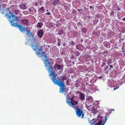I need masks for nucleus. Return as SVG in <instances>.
Listing matches in <instances>:
<instances>
[{"label": "nucleus", "instance_id": "obj_7", "mask_svg": "<svg viewBox=\"0 0 125 125\" xmlns=\"http://www.w3.org/2000/svg\"><path fill=\"white\" fill-rule=\"evenodd\" d=\"M44 34V32L42 29H41L38 32V35L39 37L41 38L42 37L43 34Z\"/></svg>", "mask_w": 125, "mask_h": 125}, {"label": "nucleus", "instance_id": "obj_29", "mask_svg": "<svg viewBox=\"0 0 125 125\" xmlns=\"http://www.w3.org/2000/svg\"><path fill=\"white\" fill-rule=\"evenodd\" d=\"M105 46H106L107 47H108V44L105 43L104 45Z\"/></svg>", "mask_w": 125, "mask_h": 125}, {"label": "nucleus", "instance_id": "obj_2", "mask_svg": "<svg viewBox=\"0 0 125 125\" xmlns=\"http://www.w3.org/2000/svg\"><path fill=\"white\" fill-rule=\"evenodd\" d=\"M74 98V96H73L72 97H69V94H67L66 95V102L68 104L69 106L72 107L75 109V113L77 116L79 117H81V118L82 119L84 116V114L83 113V111L81 108H78V106L75 105L78 104V102L77 101L74 100L73 99Z\"/></svg>", "mask_w": 125, "mask_h": 125}, {"label": "nucleus", "instance_id": "obj_17", "mask_svg": "<svg viewBox=\"0 0 125 125\" xmlns=\"http://www.w3.org/2000/svg\"><path fill=\"white\" fill-rule=\"evenodd\" d=\"M15 13L16 15H18L19 12V10H14Z\"/></svg>", "mask_w": 125, "mask_h": 125}, {"label": "nucleus", "instance_id": "obj_34", "mask_svg": "<svg viewBox=\"0 0 125 125\" xmlns=\"http://www.w3.org/2000/svg\"><path fill=\"white\" fill-rule=\"evenodd\" d=\"M114 13H113L112 12V13H110V15H114Z\"/></svg>", "mask_w": 125, "mask_h": 125}, {"label": "nucleus", "instance_id": "obj_18", "mask_svg": "<svg viewBox=\"0 0 125 125\" xmlns=\"http://www.w3.org/2000/svg\"><path fill=\"white\" fill-rule=\"evenodd\" d=\"M32 33L31 32H30L29 31H27V36H31Z\"/></svg>", "mask_w": 125, "mask_h": 125}, {"label": "nucleus", "instance_id": "obj_44", "mask_svg": "<svg viewBox=\"0 0 125 125\" xmlns=\"http://www.w3.org/2000/svg\"><path fill=\"white\" fill-rule=\"evenodd\" d=\"M101 7H98V8L99 9H101Z\"/></svg>", "mask_w": 125, "mask_h": 125}, {"label": "nucleus", "instance_id": "obj_14", "mask_svg": "<svg viewBox=\"0 0 125 125\" xmlns=\"http://www.w3.org/2000/svg\"><path fill=\"white\" fill-rule=\"evenodd\" d=\"M64 33V31L62 29H61L59 31L58 34L59 35H61Z\"/></svg>", "mask_w": 125, "mask_h": 125}, {"label": "nucleus", "instance_id": "obj_38", "mask_svg": "<svg viewBox=\"0 0 125 125\" xmlns=\"http://www.w3.org/2000/svg\"><path fill=\"white\" fill-rule=\"evenodd\" d=\"M89 7H90V8H91V9L93 8V7H92V6H90Z\"/></svg>", "mask_w": 125, "mask_h": 125}, {"label": "nucleus", "instance_id": "obj_45", "mask_svg": "<svg viewBox=\"0 0 125 125\" xmlns=\"http://www.w3.org/2000/svg\"><path fill=\"white\" fill-rule=\"evenodd\" d=\"M88 18H90V17H91V16H88Z\"/></svg>", "mask_w": 125, "mask_h": 125}, {"label": "nucleus", "instance_id": "obj_23", "mask_svg": "<svg viewBox=\"0 0 125 125\" xmlns=\"http://www.w3.org/2000/svg\"><path fill=\"white\" fill-rule=\"evenodd\" d=\"M76 12V10H73L72 13H75Z\"/></svg>", "mask_w": 125, "mask_h": 125}, {"label": "nucleus", "instance_id": "obj_55", "mask_svg": "<svg viewBox=\"0 0 125 125\" xmlns=\"http://www.w3.org/2000/svg\"><path fill=\"white\" fill-rule=\"evenodd\" d=\"M24 11H23V13H24Z\"/></svg>", "mask_w": 125, "mask_h": 125}, {"label": "nucleus", "instance_id": "obj_42", "mask_svg": "<svg viewBox=\"0 0 125 125\" xmlns=\"http://www.w3.org/2000/svg\"><path fill=\"white\" fill-rule=\"evenodd\" d=\"M29 10L30 12H31V9H29Z\"/></svg>", "mask_w": 125, "mask_h": 125}, {"label": "nucleus", "instance_id": "obj_41", "mask_svg": "<svg viewBox=\"0 0 125 125\" xmlns=\"http://www.w3.org/2000/svg\"><path fill=\"white\" fill-rule=\"evenodd\" d=\"M80 92H76V94H80Z\"/></svg>", "mask_w": 125, "mask_h": 125}, {"label": "nucleus", "instance_id": "obj_26", "mask_svg": "<svg viewBox=\"0 0 125 125\" xmlns=\"http://www.w3.org/2000/svg\"><path fill=\"white\" fill-rule=\"evenodd\" d=\"M58 46L60 45V42H58Z\"/></svg>", "mask_w": 125, "mask_h": 125}, {"label": "nucleus", "instance_id": "obj_3", "mask_svg": "<svg viewBox=\"0 0 125 125\" xmlns=\"http://www.w3.org/2000/svg\"><path fill=\"white\" fill-rule=\"evenodd\" d=\"M10 9L9 8H7L6 10H8L9 11V14L11 15V16H9L8 15V14H7L5 16H7L8 18L10 19L12 17V19L10 20V24L13 27H18V28L19 29V30L23 32L25 31H27V28H23L21 25H20L18 24V22L19 21V20L17 17L16 15H13V13L10 11Z\"/></svg>", "mask_w": 125, "mask_h": 125}, {"label": "nucleus", "instance_id": "obj_39", "mask_svg": "<svg viewBox=\"0 0 125 125\" xmlns=\"http://www.w3.org/2000/svg\"><path fill=\"white\" fill-rule=\"evenodd\" d=\"M99 78L100 79H101L102 78V76H100L99 77Z\"/></svg>", "mask_w": 125, "mask_h": 125}, {"label": "nucleus", "instance_id": "obj_21", "mask_svg": "<svg viewBox=\"0 0 125 125\" xmlns=\"http://www.w3.org/2000/svg\"><path fill=\"white\" fill-rule=\"evenodd\" d=\"M105 65V63H102V67H103V66H104Z\"/></svg>", "mask_w": 125, "mask_h": 125}, {"label": "nucleus", "instance_id": "obj_32", "mask_svg": "<svg viewBox=\"0 0 125 125\" xmlns=\"http://www.w3.org/2000/svg\"><path fill=\"white\" fill-rule=\"evenodd\" d=\"M117 9H118V10H121L120 8L119 7H118Z\"/></svg>", "mask_w": 125, "mask_h": 125}, {"label": "nucleus", "instance_id": "obj_54", "mask_svg": "<svg viewBox=\"0 0 125 125\" xmlns=\"http://www.w3.org/2000/svg\"><path fill=\"white\" fill-rule=\"evenodd\" d=\"M61 72H62V71H60V73H61Z\"/></svg>", "mask_w": 125, "mask_h": 125}, {"label": "nucleus", "instance_id": "obj_13", "mask_svg": "<svg viewBox=\"0 0 125 125\" xmlns=\"http://www.w3.org/2000/svg\"><path fill=\"white\" fill-rule=\"evenodd\" d=\"M43 24L42 22H39L37 24V27L38 28H41Z\"/></svg>", "mask_w": 125, "mask_h": 125}, {"label": "nucleus", "instance_id": "obj_48", "mask_svg": "<svg viewBox=\"0 0 125 125\" xmlns=\"http://www.w3.org/2000/svg\"><path fill=\"white\" fill-rule=\"evenodd\" d=\"M76 35H74V37H76Z\"/></svg>", "mask_w": 125, "mask_h": 125}, {"label": "nucleus", "instance_id": "obj_52", "mask_svg": "<svg viewBox=\"0 0 125 125\" xmlns=\"http://www.w3.org/2000/svg\"><path fill=\"white\" fill-rule=\"evenodd\" d=\"M96 110L94 111V112H96Z\"/></svg>", "mask_w": 125, "mask_h": 125}, {"label": "nucleus", "instance_id": "obj_35", "mask_svg": "<svg viewBox=\"0 0 125 125\" xmlns=\"http://www.w3.org/2000/svg\"><path fill=\"white\" fill-rule=\"evenodd\" d=\"M99 15L98 14L96 15H95V17H98Z\"/></svg>", "mask_w": 125, "mask_h": 125}, {"label": "nucleus", "instance_id": "obj_49", "mask_svg": "<svg viewBox=\"0 0 125 125\" xmlns=\"http://www.w3.org/2000/svg\"><path fill=\"white\" fill-rule=\"evenodd\" d=\"M116 89V88H114V90H115Z\"/></svg>", "mask_w": 125, "mask_h": 125}, {"label": "nucleus", "instance_id": "obj_11", "mask_svg": "<svg viewBox=\"0 0 125 125\" xmlns=\"http://www.w3.org/2000/svg\"><path fill=\"white\" fill-rule=\"evenodd\" d=\"M86 100L89 102H92L93 101V98L91 96H87L86 97Z\"/></svg>", "mask_w": 125, "mask_h": 125}, {"label": "nucleus", "instance_id": "obj_9", "mask_svg": "<svg viewBox=\"0 0 125 125\" xmlns=\"http://www.w3.org/2000/svg\"><path fill=\"white\" fill-rule=\"evenodd\" d=\"M79 98L80 100L82 101H83L85 99V96L81 92L80 93Z\"/></svg>", "mask_w": 125, "mask_h": 125}, {"label": "nucleus", "instance_id": "obj_1", "mask_svg": "<svg viewBox=\"0 0 125 125\" xmlns=\"http://www.w3.org/2000/svg\"><path fill=\"white\" fill-rule=\"evenodd\" d=\"M41 57H44L45 59H44L45 61V66L47 70L49 73L50 74L49 75L51 79L55 84H56L60 87V93H62L63 92L65 89V85L64 83L61 80L60 78L57 76V74L55 73L53 68L51 65V63L49 62H47L48 61L47 59V54H45L44 52H42L41 54Z\"/></svg>", "mask_w": 125, "mask_h": 125}, {"label": "nucleus", "instance_id": "obj_19", "mask_svg": "<svg viewBox=\"0 0 125 125\" xmlns=\"http://www.w3.org/2000/svg\"><path fill=\"white\" fill-rule=\"evenodd\" d=\"M67 79V78L65 76H63L62 77V81H64V80H66Z\"/></svg>", "mask_w": 125, "mask_h": 125}, {"label": "nucleus", "instance_id": "obj_47", "mask_svg": "<svg viewBox=\"0 0 125 125\" xmlns=\"http://www.w3.org/2000/svg\"><path fill=\"white\" fill-rule=\"evenodd\" d=\"M48 11H49V10L47 9V10L46 11L48 12Z\"/></svg>", "mask_w": 125, "mask_h": 125}, {"label": "nucleus", "instance_id": "obj_12", "mask_svg": "<svg viewBox=\"0 0 125 125\" xmlns=\"http://www.w3.org/2000/svg\"><path fill=\"white\" fill-rule=\"evenodd\" d=\"M60 0H53L52 4L54 6H57L59 4Z\"/></svg>", "mask_w": 125, "mask_h": 125}, {"label": "nucleus", "instance_id": "obj_22", "mask_svg": "<svg viewBox=\"0 0 125 125\" xmlns=\"http://www.w3.org/2000/svg\"><path fill=\"white\" fill-rule=\"evenodd\" d=\"M107 53V51H104V52H103L102 53V54L103 55H104V53Z\"/></svg>", "mask_w": 125, "mask_h": 125}, {"label": "nucleus", "instance_id": "obj_50", "mask_svg": "<svg viewBox=\"0 0 125 125\" xmlns=\"http://www.w3.org/2000/svg\"><path fill=\"white\" fill-rule=\"evenodd\" d=\"M124 55H125V53H124Z\"/></svg>", "mask_w": 125, "mask_h": 125}, {"label": "nucleus", "instance_id": "obj_24", "mask_svg": "<svg viewBox=\"0 0 125 125\" xmlns=\"http://www.w3.org/2000/svg\"><path fill=\"white\" fill-rule=\"evenodd\" d=\"M66 84H69V80H67L66 81Z\"/></svg>", "mask_w": 125, "mask_h": 125}, {"label": "nucleus", "instance_id": "obj_5", "mask_svg": "<svg viewBox=\"0 0 125 125\" xmlns=\"http://www.w3.org/2000/svg\"><path fill=\"white\" fill-rule=\"evenodd\" d=\"M108 118V117L106 116L105 117L104 120L103 122L102 120H100L97 123H96L95 122H92L91 120H90L89 118H88V119L89 123H90L91 125H104V124L106 122L107 119Z\"/></svg>", "mask_w": 125, "mask_h": 125}, {"label": "nucleus", "instance_id": "obj_20", "mask_svg": "<svg viewBox=\"0 0 125 125\" xmlns=\"http://www.w3.org/2000/svg\"><path fill=\"white\" fill-rule=\"evenodd\" d=\"M108 66H106V67H105V68H104V70L105 71H106V70H107V69L108 68Z\"/></svg>", "mask_w": 125, "mask_h": 125}, {"label": "nucleus", "instance_id": "obj_8", "mask_svg": "<svg viewBox=\"0 0 125 125\" xmlns=\"http://www.w3.org/2000/svg\"><path fill=\"white\" fill-rule=\"evenodd\" d=\"M20 9L22 10H25L27 9V6L23 4H22L19 5Z\"/></svg>", "mask_w": 125, "mask_h": 125}, {"label": "nucleus", "instance_id": "obj_6", "mask_svg": "<svg viewBox=\"0 0 125 125\" xmlns=\"http://www.w3.org/2000/svg\"><path fill=\"white\" fill-rule=\"evenodd\" d=\"M21 22L27 26L29 25L28 20L25 19L21 20Z\"/></svg>", "mask_w": 125, "mask_h": 125}, {"label": "nucleus", "instance_id": "obj_46", "mask_svg": "<svg viewBox=\"0 0 125 125\" xmlns=\"http://www.w3.org/2000/svg\"><path fill=\"white\" fill-rule=\"evenodd\" d=\"M74 33H75L76 34H77V33H76V32H74Z\"/></svg>", "mask_w": 125, "mask_h": 125}, {"label": "nucleus", "instance_id": "obj_30", "mask_svg": "<svg viewBox=\"0 0 125 125\" xmlns=\"http://www.w3.org/2000/svg\"><path fill=\"white\" fill-rule=\"evenodd\" d=\"M77 10H78L79 12H80L82 10V9L80 10V9H78Z\"/></svg>", "mask_w": 125, "mask_h": 125}, {"label": "nucleus", "instance_id": "obj_28", "mask_svg": "<svg viewBox=\"0 0 125 125\" xmlns=\"http://www.w3.org/2000/svg\"><path fill=\"white\" fill-rule=\"evenodd\" d=\"M111 63H112V62H111V61H109V62H108V64L109 65Z\"/></svg>", "mask_w": 125, "mask_h": 125}, {"label": "nucleus", "instance_id": "obj_33", "mask_svg": "<svg viewBox=\"0 0 125 125\" xmlns=\"http://www.w3.org/2000/svg\"><path fill=\"white\" fill-rule=\"evenodd\" d=\"M2 9V7H1V5H0V11Z\"/></svg>", "mask_w": 125, "mask_h": 125}, {"label": "nucleus", "instance_id": "obj_4", "mask_svg": "<svg viewBox=\"0 0 125 125\" xmlns=\"http://www.w3.org/2000/svg\"><path fill=\"white\" fill-rule=\"evenodd\" d=\"M38 40L32 37L31 39V46L33 50L36 52L37 50L38 51L36 55L38 57H40V54L41 52L42 51V49L40 48L39 44H38Z\"/></svg>", "mask_w": 125, "mask_h": 125}, {"label": "nucleus", "instance_id": "obj_51", "mask_svg": "<svg viewBox=\"0 0 125 125\" xmlns=\"http://www.w3.org/2000/svg\"><path fill=\"white\" fill-rule=\"evenodd\" d=\"M83 41V39H82L81 40V41Z\"/></svg>", "mask_w": 125, "mask_h": 125}, {"label": "nucleus", "instance_id": "obj_40", "mask_svg": "<svg viewBox=\"0 0 125 125\" xmlns=\"http://www.w3.org/2000/svg\"><path fill=\"white\" fill-rule=\"evenodd\" d=\"M50 25L51 26H52V23H51L50 24Z\"/></svg>", "mask_w": 125, "mask_h": 125}, {"label": "nucleus", "instance_id": "obj_16", "mask_svg": "<svg viewBox=\"0 0 125 125\" xmlns=\"http://www.w3.org/2000/svg\"><path fill=\"white\" fill-rule=\"evenodd\" d=\"M44 7H42L41 8H40L38 9V10L39 11H44Z\"/></svg>", "mask_w": 125, "mask_h": 125}, {"label": "nucleus", "instance_id": "obj_10", "mask_svg": "<svg viewBox=\"0 0 125 125\" xmlns=\"http://www.w3.org/2000/svg\"><path fill=\"white\" fill-rule=\"evenodd\" d=\"M56 68H57L58 70H60V69L62 68V66L59 64H55L54 67L55 70H56Z\"/></svg>", "mask_w": 125, "mask_h": 125}, {"label": "nucleus", "instance_id": "obj_36", "mask_svg": "<svg viewBox=\"0 0 125 125\" xmlns=\"http://www.w3.org/2000/svg\"><path fill=\"white\" fill-rule=\"evenodd\" d=\"M122 20L124 21H125V17Z\"/></svg>", "mask_w": 125, "mask_h": 125}, {"label": "nucleus", "instance_id": "obj_53", "mask_svg": "<svg viewBox=\"0 0 125 125\" xmlns=\"http://www.w3.org/2000/svg\"><path fill=\"white\" fill-rule=\"evenodd\" d=\"M85 9H86V10H88V9H86V8Z\"/></svg>", "mask_w": 125, "mask_h": 125}, {"label": "nucleus", "instance_id": "obj_43", "mask_svg": "<svg viewBox=\"0 0 125 125\" xmlns=\"http://www.w3.org/2000/svg\"><path fill=\"white\" fill-rule=\"evenodd\" d=\"M96 24L97 23V22H98V20H96Z\"/></svg>", "mask_w": 125, "mask_h": 125}, {"label": "nucleus", "instance_id": "obj_27", "mask_svg": "<svg viewBox=\"0 0 125 125\" xmlns=\"http://www.w3.org/2000/svg\"><path fill=\"white\" fill-rule=\"evenodd\" d=\"M109 66H110V69H109V70H110L111 69V68H113V66H112V65H109Z\"/></svg>", "mask_w": 125, "mask_h": 125}, {"label": "nucleus", "instance_id": "obj_37", "mask_svg": "<svg viewBox=\"0 0 125 125\" xmlns=\"http://www.w3.org/2000/svg\"><path fill=\"white\" fill-rule=\"evenodd\" d=\"M111 12H112L113 13H114V10H111Z\"/></svg>", "mask_w": 125, "mask_h": 125}, {"label": "nucleus", "instance_id": "obj_25", "mask_svg": "<svg viewBox=\"0 0 125 125\" xmlns=\"http://www.w3.org/2000/svg\"><path fill=\"white\" fill-rule=\"evenodd\" d=\"M75 43V42H74L73 41H72L71 43V44L72 45H74V44Z\"/></svg>", "mask_w": 125, "mask_h": 125}, {"label": "nucleus", "instance_id": "obj_31", "mask_svg": "<svg viewBox=\"0 0 125 125\" xmlns=\"http://www.w3.org/2000/svg\"><path fill=\"white\" fill-rule=\"evenodd\" d=\"M46 14H47V15H50L51 13L50 12H49L48 13H46Z\"/></svg>", "mask_w": 125, "mask_h": 125}, {"label": "nucleus", "instance_id": "obj_15", "mask_svg": "<svg viewBox=\"0 0 125 125\" xmlns=\"http://www.w3.org/2000/svg\"><path fill=\"white\" fill-rule=\"evenodd\" d=\"M74 54L77 56H78L80 55V53L79 52L76 51L74 53Z\"/></svg>", "mask_w": 125, "mask_h": 125}]
</instances>
